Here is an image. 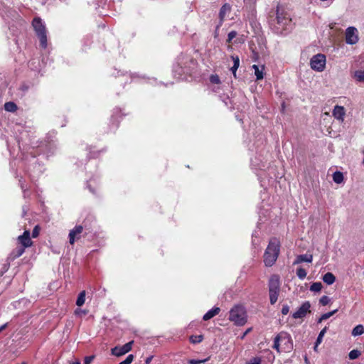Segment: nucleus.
<instances>
[{"mask_svg":"<svg viewBox=\"0 0 364 364\" xmlns=\"http://www.w3.org/2000/svg\"><path fill=\"white\" fill-rule=\"evenodd\" d=\"M338 311V309L333 310L331 311H329L328 313H325L321 315V319L326 320L329 318L331 316L334 315Z\"/></svg>","mask_w":364,"mask_h":364,"instance_id":"obj_36","label":"nucleus"},{"mask_svg":"<svg viewBox=\"0 0 364 364\" xmlns=\"http://www.w3.org/2000/svg\"><path fill=\"white\" fill-rule=\"evenodd\" d=\"M203 339V336L202 335H193L190 337V341L192 343H199Z\"/></svg>","mask_w":364,"mask_h":364,"instance_id":"obj_32","label":"nucleus"},{"mask_svg":"<svg viewBox=\"0 0 364 364\" xmlns=\"http://www.w3.org/2000/svg\"><path fill=\"white\" fill-rule=\"evenodd\" d=\"M121 112V110H119V109H115L114 110V113L112 115V120L113 121H116L117 120V114H118V112Z\"/></svg>","mask_w":364,"mask_h":364,"instance_id":"obj_50","label":"nucleus"},{"mask_svg":"<svg viewBox=\"0 0 364 364\" xmlns=\"http://www.w3.org/2000/svg\"><path fill=\"white\" fill-rule=\"evenodd\" d=\"M15 138L18 144V149L11 147L7 142L8 149L10 155L15 157L18 156L20 159H16L11 161L10 165L13 169L16 166L23 168L25 174L28 176L31 181H35L43 172V165L38 162L36 154H43L48 157L55 153L57 146L52 138L55 137L54 132H50L46 136L45 141L35 140L33 129L24 124H16L14 127Z\"/></svg>","mask_w":364,"mask_h":364,"instance_id":"obj_1","label":"nucleus"},{"mask_svg":"<svg viewBox=\"0 0 364 364\" xmlns=\"http://www.w3.org/2000/svg\"><path fill=\"white\" fill-rule=\"evenodd\" d=\"M4 109L9 112H15L17 110V105L14 102H8L4 104Z\"/></svg>","mask_w":364,"mask_h":364,"instance_id":"obj_24","label":"nucleus"},{"mask_svg":"<svg viewBox=\"0 0 364 364\" xmlns=\"http://www.w3.org/2000/svg\"><path fill=\"white\" fill-rule=\"evenodd\" d=\"M94 359V356H86L84 360V364H90Z\"/></svg>","mask_w":364,"mask_h":364,"instance_id":"obj_46","label":"nucleus"},{"mask_svg":"<svg viewBox=\"0 0 364 364\" xmlns=\"http://www.w3.org/2000/svg\"><path fill=\"white\" fill-rule=\"evenodd\" d=\"M251 166L252 168L262 170L265 167L264 162L262 159L257 157L251 158Z\"/></svg>","mask_w":364,"mask_h":364,"instance_id":"obj_20","label":"nucleus"},{"mask_svg":"<svg viewBox=\"0 0 364 364\" xmlns=\"http://www.w3.org/2000/svg\"><path fill=\"white\" fill-rule=\"evenodd\" d=\"M70 364H80V362L79 360H76V361L71 363Z\"/></svg>","mask_w":364,"mask_h":364,"instance_id":"obj_58","label":"nucleus"},{"mask_svg":"<svg viewBox=\"0 0 364 364\" xmlns=\"http://www.w3.org/2000/svg\"><path fill=\"white\" fill-rule=\"evenodd\" d=\"M6 326H7V323H4V324H3L2 326H0V333H1L3 330H4V329L6 328Z\"/></svg>","mask_w":364,"mask_h":364,"instance_id":"obj_54","label":"nucleus"},{"mask_svg":"<svg viewBox=\"0 0 364 364\" xmlns=\"http://www.w3.org/2000/svg\"><path fill=\"white\" fill-rule=\"evenodd\" d=\"M149 82L150 84L155 85L156 82V79H154V78L153 79H149Z\"/></svg>","mask_w":364,"mask_h":364,"instance_id":"obj_53","label":"nucleus"},{"mask_svg":"<svg viewBox=\"0 0 364 364\" xmlns=\"http://www.w3.org/2000/svg\"><path fill=\"white\" fill-rule=\"evenodd\" d=\"M231 58L233 61V65L235 67L239 68L240 66V58L237 55H232Z\"/></svg>","mask_w":364,"mask_h":364,"instance_id":"obj_40","label":"nucleus"},{"mask_svg":"<svg viewBox=\"0 0 364 364\" xmlns=\"http://www.w3.org/2000/svg\"><path fill=\"white\" fill-rule=\"evenodd\" d=\"M87 314V311L86 310H82L81 309H76L75 310V314L76 316H81L82 314H84L85 315Z\"/></svg>","mask_w":364,"mask_h":364,"instance_id":"obj_43","label":"nucleus"},{"mask_svg":"<svg viewBox=\"0 0 364 364\" xmlns=\"http://www.w3.org/2000/svg\"><path fill=\"white\" fill-rule=\"evenodd\" d=\"M28 66H29L31 69L36 68V66H34V62H33V60H32V61H29V63H28Z\"/></svg>","mask_w":364,"mask_h":364,"instance_id":"obj_52","label":"nucleus"},{"mask_svg":"<svg viewBox=\"0 0 364 364\" xmlns=\"http://www.w3.org/2000/svg\"><path fill=\"white\" fill-rule=\"evenodd\" d=\"M311 304L309 301H304L301 306L291 315L294 319L303 318L310 312Z\"/></svg>","mask_w":364,"mask_h":364,"instance_id":"obj_11","label":"nucleus"},{"mask_svg":"<svg viewBox=\"0 0 364 364\" xmlns=\"http://www.w3.org/2000/svg\"><path fill=\"white\" fill-rule=\"evenodd\" d=\"M346 114L345 109L342 106L336 105L333 110V116L338 120L343 121Z\"/></svg>","mask_w":364,"mask_h":364,"instance_id":"obj_16","label":"nucleus"},{"mask_svg":"<svg viewBox=\"0 0 364 364\" xmlns=\"http://www.w3.org/2000/svg\"><path fill=\"white\" fill-rule=\"evenodd\" d=\"M22 179H23V177L20 176L19 184H20V186H21V188L22 189V191H23V197L26 198V197H28L29 196V191L26 188V186L24 185V183L23 182Z\"/></svg>","mask_w":364,"mask_h":364,"instance_id":"obj_31","label":"nucleus"},{"mask_svg":"<svg viewBox=\"0 0 364 364\" xmlns=\"http://www.w3.org/2000/svg\"><path fill=\"white\" fill-rule=\"evenodd\" d=\"M85 291H82L81 292H80L76 300V305L77 306H81L85 304Z\"/></svg>","mask_w":364,"mask_h":364,"instance_id":"obj_27","label":"nucleus"},{"mask_svg":"<svg viewBox=\"0 0 364 364\" xmlns=\"http://www.w3.org/2000/svg\"><path fill=\"white\" fill-rule=\"evenodd\" d=\"M351 333L353 336H358L363 334L364 326L361 324L357 325L355 327L353 328Z\"/></svg>","mask_w":364,"mask_h":364,"instance_id":"obj_25","label":"nucleus"},{"mask_svg":"<svg viewBox=\"0 0 364 364\" xmlns=\"http://www.w3.org/2000/svg\"><path fill=\"white\" fill-rule=\"evenodd\" d=\"M318 345H316V342H315V345H314V349L315 351L317 350V348H318Z\"/></svg>","mask_w":364,"mask_h":364,"instance_id":"obj_57","label":"nucleus"},{"mask_svg":"<svg viewBox=\"0 0 364 364\" xmlns=\"http://www.w3.org/2000/svg\"><path fill=\"white\" fill-rule=\"evenodd\" d=\"M116 127H118V122H116Z\"/></svg>","mask_w":364,"mask_h":364,"instance_id":"obj_61","label":"nucleus"},{"mask_svg":"<svg viewBox=\"0 0 364 364\" xmlns=\"http://www.w3.org/2000/svg\"><path fill=\"white\" fill-rule=\"evenodd\" d=\"M326 331H327V327H325L320 331V333H318V336L316 338V345H319L322 342L323 338L325 333H326Z\"/></svg>","mask_w":364,"mask_h":364,"instance_id":"obj_34","label":"nucleus"},{"mask_svg":"<svg viewBox=\"0 0 364 364\" xmlns=\"http://www.w3.org/2000/svg\"><path fill=\"white\" fill-rule=\"evenodd\" d=\"M197 61L191 55L181 54L176 59L173 67V72L176 77L184 79L183 75H191L196 69Z\"/></svg>","mask_w":364,"mask_h":364,"instance_id":"obj_2","label":"nucleus"},{"mask_svg":"<svg viewBox=\"0 0 364 364\" xmlns=\"http://www.w3.org/2000/svg\"><path fill=\"white\" fill-rule=\"evenodd\" d=\"M250 331V329H248V330L246 331L245 333H247Z\"/></svg>","mask_w":364,"mask_h":364,"instance_id":"obj_60","label":"nucleus"},{"mask_svg":"<svg viewBox=\"0 0 364 364\" xmlns=\"http://www.w3.org/2000/svg\"><path fill=\"white\" fill-rule=\"evenodd\" d=\"M353 77L358 82H364V70H358L355 71Z\"/></svg>","mask_w":364,"mask_h":364,"instance_id":"obj_23","label":"nucleus"},{"mask_svg":"<svg viewBox=\"0 0 364 364\" xmlns=\"http://www.w3.org/2000/svg\"><path fill=\"white\" fill-rule=\"evenodd\" d=\"M356 33H357V29L354 27H348L346 29V43H348L349 45H353L358 42V38Z\"/></svg>","mask_w":364,"mask_h":364,"instance_id":"obj_12","label":"nucleus"},{"mask_svg":"<svg viewBox=\"0 0 364 364\" xmlns=\"http://www.w3.org/2000/svg\"><path fill=\"white\" fill-rule=\"evenodd\" d=\"M18 240L21 244V246L26 248L30 247L32 245V242L29 230H25L21 235L18 236Z\"/></svg>","mask_w":364,"mask_h":364,"instance_id":"obj_14","label":"nucleus"},{"mask_svg":"<svg viewBox=\"0 0 364 364\" xmlns=\"http://www.w3.org/2000/svg\"><path fill=\"white\" fill-rule=\"evenodd\" d=\"M330 301V298L327 296H323L321 297V299H319V303L322 305V306H326L327 305Z\"/></svg>","mask_w":364,"mask_h":364,"instance_id":"obj_38","label":"nucleus"},{"mask_svg":"<svg viewBox=\"0 0 364 364\" xmlns=\"http://www.w3.org/2000/svg\"><path fill=\"white\" fill-rule=\"evenodd\" d=\"M323 321H324L323 319H321V316L318 318V323H321Z\"/></svg>","mask_w":364,"mask_h":364,"instance_id":"obj_59","label":"nucleus"},{"mask_svg":"<svg viewBox=\"0 0 364 364\" xmlns=\"http://www.w3.org/2000/svg\"><path fill=\"white\" fill-rule=\"evenodd\" d=\"M32 26L40 41L41 47L46 49L48 46V38L45 23L40 17H35L32 21Z\"/></svg>","mask_w":364,"mask_h":364,"instance_id":"obj_5","label":"nucleus"},{"mask_svg":"<svg viewBox=\"0 0 364 364\" xmlns=\"http://www.w3.org/2000/svg\"><path fill=\"white\" fill-rule=\"evenodd\" d=\"M237 69H238V68L235 67V66H232V68H230V70L232 73L234 77H236V72H237Z\"/></svg>","mask_w":364,"mask_h":364,"instance_id":"obj_51","label":"nucleus"},{"mask_svg":"<svg viewBox=\"0 0 364 364\" xmlns=\"http://www.w3.org/2000/svg\"><path fill=\"white\" fill-rule=\"evenodd\" d=\"M26 247L23 246H18L11 251L7 257L9 262L14 261L16 258L21 257L25 252Z\"/></svg>","mask_w":364,"mask_h":364,"instance_id":"obj_15","label":"nucleus"},{"mask_svg":"<svg viewBox=\"0 0 364 364\" xmlns=\"http://www.w3.org/2000/svg\"><path fill=\"white\" fill-rule=\"evenodd\" d=\"M333 180L337 184L341 183L343 181V173L341 171H335L333 173Z\"/></svg>","mask_w":364,"mask_h":364,"instance_id":"obj_26","label":"nucleus"},{"mask_svg":"<svg viewBox=\"0 0 364 364\" xmlns=\"http://www.w3.org/2000/svg\"><path fill=\"white\" fill-rule=\"evenodd\" d=\"M209 80L212 84L220 85L221 83L220 77L217 74L211 75Z\"/></svg>","mask_w":364,"mask_h":364,"instance_id":"obj_33","label":"nucleus"},{"mask_svg":"<svg viewBox=\"0 0 364 364\" xmlns=\"http://www.w3.org/2000/svg\"><path fill=\"white\" fill-rule=\"evenodd\" d=\"M21 364H26V363H25V362H23V363H22Z\"/></svg>","mask_w":364,"mask_h":364,"instance_id":"obj_62","label":"nucleus"},{"mask_svg":"<svg viewBox=\"0 0 364 364\" xmlns=\"http://www.w3.org/2000/svg\"><path fill=\"white\" fill-rule=\"evenodd\" d=\"M237 36V32L235 31H230L228 35V42H231L232 40Z\"/></svg>","mask_w":364,"mask_h":364,"instance_id":"obj_41","label":"nucleus"},{"mask_svg":"<svg viewBox=\"0 0 364 364\" xmlns=\"http://www.w3.org/2000/svg\"><path fill=\"white\" fill-rule=\"evenodd\" d=\"M208 359H203V360H198V359H190L188 360V363L189 364H200L205 363Z\"/></svg>","mask_w":364,"mask_h":364,"instance_id":"obj_39","label":"nucleus"},{"mask_svg":"<svg viewBox=\"0 0 364 364\" xmlns=\"http://www.w3.org/2000/svg\"><path fill=\"white\" fill-rule=\"evenodd\" d=\"M306 274L307 273L305 269L299 267L296 269V275L299 277V279L301 280L304 279L306 277Z\"/></svg>","mask_w":364,"mask_h":364,"instance_id":"obj_29","label":"nucleus"},{"mask_svg":"<svg viewBox=\"0 0 364 364\" xmlns=\"http://www.w3.org/2000/svg\"><path fill=\"white\" fill-rule=\"evenodd\" d=\"M281 344L284 346V351H290L293 348V343L291 338V336H289V342L287 341H280Z\"/></svg>","mask_w":364,"mask_h":364,"instance_id":"obj_28","label":"nucleus"},{"mask_svg":"<svg viewBox=\"0 0 364 364\" xmlns=\"http://www.w3.org/2000/svg\"><path fill=\"white\" fill-rule=\"evenodd\" d=\"M100 153V151H92V150H90L89 151V157L90 158H95L98 156V154Z\"/></svg>","mask_w":364,"mask_h":364,"instance_id":"obj_48","label":"nucleus"},{"mask_svg":"<svg viewBox=\"0 0 364 364\" xmlns=\"http://www.w3.org/2000/svg\"><path fill=\"white\" fill-rule=\"evenodd\" d=\"M257 235H258V234H257V231H255V232L252 233V244H253L254 245H257V243H258V240H257V241H256V239H255V238H257Z\"/></svg>","mask_w":364,"mask_h":364,"instance_id":"obj_49","label":"nucleus"},{"mask_svg":"<svg viewBox=\"0 0 364 364\" xmlns=\"http://www.w3.org/2000/svg\"><path fill=\"white\" fill-rule=\"evenodd\" d=\"M95 181V179H94V178H90V181H88L87 182V188H88V189L90 190V191L91 193H92L93 194H95V190L92 188V186H91L90 183H91L92 181Z\"/></svg>","mask_w":364,"mask_h":364,"instance_id":"obj_44","label":"nucleus"},{"mask_svg":"<svg viewBox=\"0 0 364 364\" xmlns=\"http://www.w3.org/2000/svg\"><path fill=\"white\" fill-rule=\"evenodd\" d=\"M138 77V76H132V82L135 81V80H136V77Z\"/></svg>","mask_w":364,"mask_h":364,"instance_id":"obj_56","label":"nucleus"},{"mask_svg":"<svg viewBox=\"0 0 364 364\" xmlns=\"http://www.w3.org/2000/svg\"><path fill=\"white\" fill-rule=\"evenodd\" d=\"M280 287L281 282L279 277L277 274L272 275L268 282L269 301L272 305H274L278 300Z\"/></svg>","mask_w":364,"mask_h":364,"instance_id":"obj_7","label":"nucleus"},{"mask_svg":"<svg viewBox=\"0 0 364 364\" xmlns=\"http://www.w3.org/2000/svg\"><path fill=\"white\" fill-rule=\"evenodd\" d=\"M134 355L132 354H129L125 360L120 362L119 364H131L133 362Z\"/></svg>","mask_w":364,"mask_h":364,"instance_id":"obj_37","label":"nucleus"},{"mask_svg":"<svg viewBox=\"0 0 364 364\" xmlns=\"http://www.w3.org/2000/svg\"><path fill=\"white\" fill-rule=\"evenodd\" d=\"M313 260V256L312 255H299L296 257L295 261L294 262V264H299L301 262H308L311 263Z\"/></svg>","mask_w":364,"mask_h":364,"instance_id":"obj_18","label":"nucleus"},{"mask_svg":"<svg viewBox=\"0 0 364 364\" xmlns=\"http://www.w3.org/2000/svg\"><path fill=\"white\" fill-rule=\"evenodd\" d=\"M85 229H87V225L83 223V225H76L73 229L70 230L68 237L70 245H73L76 240L80 238L81 234Z\"/></svg>","mask_w":364,"mask_h":364,"instance_id":"obj_9","label":"nucleus"},{"mask_svg":"<svg viewBox=\"0 0 364 364\" xmlns=\"http://www.w3.org/2000/svg\"><path fill=\"white\" fill-rule=\"evenodd\" d=\"M289 341V334L286 333H281L278 334L274 339V345L273 348L277 350L278 352L279 351V346L281 344L280 341Z\"/></svg>","mask_w":364,"mask_h":364,"instance_id":"obj_13","label":"nucleus"},{"mask_svg":"<svg viewBox=\"0 0 364 364\" xmlns=\"http://www.w3.org/2000/svg\"><path fill=\"white\" fill-rule=\"evenodd\" d=\"M260 359L259 358H254L250 360L247 364H260Z\"/></svg>","mask_w":364,"mask_h":364,"instance_id":"obj_47","label":"nucleus"},{"mask_svg":"<svg viewBox=\"0 0 364 364\" xmlns=\"http://www.w3.org/2000/svg\"><path fill=\"white\" fill-rule=\"evenodd\" d=\"M289 312V306L287 304H284L282 308V314L287 315Z\"/></svg>","mask_w":364,"mask_h":364,"instance_id":"obj_42","label":"nucleus"},{"mask_svg":"<svg viewBox=\"0 0 364 364\" xmlns=\"http://www.w3.org/2000/svg\"><path fill=\"white\" fill-rule=\"evenodd\" d=\"M220 309L219 307L215 306V307L212 308L211 309H210L209 311H208L203 315V319L204 321L210 320L212 318H213L214 316H215L216 315H218L220 313Z\"/></svg>","mask_w":364,"mask_h":364,"instance_id":"obj_19","label":"nucleus"},{"mask_svg":"<svg viewBox=\"0 0 364 364\" xmlns=\"http://www.w3.org/2000/svg\"><path fill=\"white\" fill-rule=\"evenodd\" d=\"M360 355V352L358 350H352L348 354L349 359L354 360Z\"/></svg>","mask_w":364,"mask_h":364,"instance_id":"obj_35","label":"nucleus"},{"mask_svg":"<svg viewBox=\"0 0 364 364\" xmlns=\"http://www.w3.org/2000/svg\"><path fill=\"white\" fill-rule=\"evenodd\" d=\"M321 289L322 284L321 282H314L310 287V290L314 292H319Z\"/></svg>","mask_w":364,"mask_h":364,"instance_id":"obj_30","label":"nucleus"},{"mask_svg":"<svg viewBox=\"0 0 364 364\" xmlns=\"http://www.w3.org/2000/svg\"><path fill=\"white\" fill-rule=\"evenodd\" d=\"M323 281L328 285H331L336 281V277L331 272H327L323 276Z\"/></svg>","mask_w":364,"mask_h":364,"instance_id":"obj_22","label":"nucleus"},{"mask_svg":"<svg viewBox=\"0 0 364 364\" xmlns=\"http://www.w3.org/2000/svg\"><path fill=\"white\" fill-rule=\"evenodd\" d=\"M252 68L255 71L257 80H262L264 78V65L259 67L257 65H253Z\"/></svg>","mask_w":364,"mask_h":364,"instance_id":"obj_21","label":"nucleus"},{"mask_svg":"<svg viewBox=\"0 0 364 364\" xmlns=\"http://www.w3.org/2000/svg\"><path fill=\"white\" fill-rule=\"evenodd\" d=\"M133 344L134 341H131L122 346H117L112 348L111 353L117 357L122 356L132 350Z\"/></svg>","mask_w":364,"mask_h":364,"instance_id":"obj_10","label":"nucleus"},{"mask_svg":"<svg viewBox=\"0 0 364 364\" xmlns=\"http://www.w3.org/2000/svg\"><path fill=\"white\" fill-rule=\"evenodd\" d=\"M276 20L277 26H275V32L284 34L291 28V18L290 15L280 6H277Z\"/></svg>","mask_w":364,"mask_h":364,"instance_id":"obj_3","label":"nucleus"},{"mask_svg":"<svg viewBox=\"0 0 364 364\" xmlns=\"http://www.w3.org/2000/svg\"><path fill=\"white\" fill-rule=\"evenodd\" d=\"M311 68L314 70L321 72L326 65V56L323 54H316L310 60Z\"/></svg>","mask_w":364,"mask_h":364,"instance_id":"obj_8","label":"nucleus"},{"mask_svg":"<svg viewBox=\"0 0 364 364\" xmlns=\"http://www.w3.org/2000/svg\"><path fill=\"white\" fill-rule=\"evenodd\" d=\"M229 320L235 325L242 326L247 322V312L242 305H235L229 312Z\"/></svg>","mask_w":364,"mask_h":364,"instance_id":"obj_6","label":"nucleus"},{"mask_svg":"<svg viewBox=\"0 0 364 364\" xmlns=\"http://www.w3.org/2000/svg\"><path fill=\"white\" fill-rule=\"evenodd\" d=\"M231 10V6L229 4H223L219 11V18H220V25H222L225 17L227 13L230 12Z\"/></svg>","mask_w":364,"mask_h":364,"instance_id":"obj_17","label":"nucleus"},{"mask_svg":"<svg viewBox=\"0 0 364 364\" xmlns=\"http://www.w3.org/2000/svg\"><path fill=\"white\" fill-rule=\"evenodd\" d=\"M38 235H39V228H38V226L37 225L33 228V230L32 231V237L35 238V237H38Z\"/></svg>","mask_w":364,"mask_h":364,"instance_id":"obj_45","label":"nucleus"},{"mask_svg":"<svg viewBox=\"0 0 364 364\" xmlns=\"http://www.w3.org/2000/svg\"><path fill=\"white\" fill-rule=\"evenodd\" d=\"M151 357H149V358H146V364H149V362L151 361Z\"/></svg>","mask_w":364,"mask_h":364,"instance_id":"obj_55","label":"nucleus"},{"mask_svg":"<svg viewBox=\"0 0 364 364\" xmlns=\"http://www.w3.org/2000/svg\"><path fill=\"white\" fill-rule=\"evenodd\" d=\"M280 252V242L274 237L269 242V245L264 254V262L266 267H272L277 261Z\"/></svg>","mask_w":364,"mask_h":364,"instance_id":"obj_4","label":"nucleus"}]
</instances>
